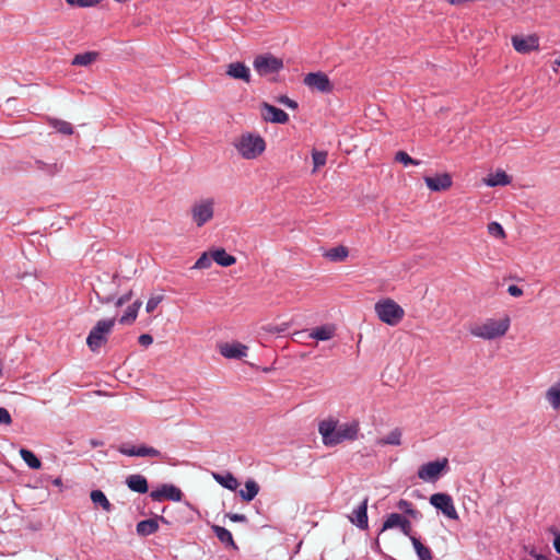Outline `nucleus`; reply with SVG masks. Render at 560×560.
I'll list each match as a JSON object with an SVG mask.
<instances>
[{"instance_id":"nucleus-38","label":"nucleus","mask_w":560,"mask_h":560,"mask_svg":"<svg viewBox=\"0 0 560 560\" xmlns=\"http://www.w3.org/2000/svg\"><path fill=\"white\" fill-rule=\"evenodd\" d=\"M397 508L401 512L410 515L413 518H417L419 515V512L415 509L413 504L407 500H404V499L399 500L397 503Z\"/></svg>"},{"instance_id":"nucleus-19","label":"nucleus","mask_w":560,"mask_h":560,"mask_svg":"<svg viewBox=\"0 0 560 560\" xmlns=\"http://www.w3.org/2000/svg\"><path fill=\"white\" fill-rule=\"evenodd\" d=\"M429 189L433 191L447 190L452 186V177H424Z\"/></svg>"},{"instance_id":"nucleus-58","label":"nucleus","mask_w":560,"mask_h":560,"mask_svg":"<svg viewBox=\"0 0 560 560\" xmlns=\"http://www.w3.org/2000/svg\"><path fill=\"white\" fill-rule=\"evenodd\" d=\"M433 175H443V176H446V175H450V174H448V173H446V172H443V173L436 172V173H434Z\"/></svg>"},{"instance_id":"nucleus-16","label":"nucleus","mask_w":560,"mask_h":560,"mask_svg":"<svg viewBox=\"0 0 560 560\" xmlns=\"http://www.w3.org/2000/svg\"><path fill=\"white\" fill-rule=\"evenodd\" d=\"M350 522L361 529L368 528V498L352 512Z\"/></svg>"},{"instance_id":"nucleus-14","label":"nucleus","mask_w":560,"mask_h":560,"mask_svg":"<svg viewBox=\"0 0 560 560\" xmlns=\"http://www.w3.org/2000/svg\"><path fill=\"white\" fill-rule=\"evenodd\" d=\"M220 353L228 359H242L247 354V347L240 342H226L220 346Z\"/></svg>"},{"instance_id":"nucleus-39","label":"nucleus","mask_w":560,"mask_h":560,"mask_svg":"<svg viewBox=\"0 0 560 560\" xmlns=\"http://www.w3.org/2000/svg\"><path fill=\"white\" fill-rule=\"evenodd\" d=\"M512 177H483L482 183L487 186H506L512 183Z\"/></svg>"},{"instance_id":"nucleus-2","label":"nucleus","mask_w":560,"mask_h":560,"mask_svg":"<svg viewBox=\"0 0 560 560\" xmlns=\"http://www.w3.org/2000/svg\"><path fill=\"white\" fill-rule=\"evenodd\" d=\"M511 326V319L508 315L501 318H487L470 327V334L475 337L493 340L503 337Z\"/></svg>"},{"instance_id":"nucleus-30","label":"nucleus","mask_w":560,"mask_h":560,"mask_svg":"<svg viewBox=\"0 0 560 560\" xmlns=\"http://www.w3.org/2000/svg\"><path fill=\"white\" fill-rule=\"evenodd\" d=\"M334 335H335V328L329 325L316 327L310 334V336L312 338L317 339V340H323V341L331 339L334 337Z\"/></svg>"},{"instance_id":"nucleus-28","label":"nucleus","mask_w":560,"mask_h":560,"mask_svg":"<svg viewBox=\"0 0 560 560\" xmlns=\"http://www.w3.org/2000/svg\"><path fill=\"white\" fill-rule=\"evenodd\" d=\"M212 530L214 532L217 538L222 544H225L226 546H231L235 549L237 548L230 530H228L226 528L219 526V525H213Z\"/></svg>"},{"instance_id":"nucleus-12","label":"nucleus","mask_w":560,"mask_h":560,"mask_svg":"<svg viewBox=\"0 0 560 560\" xmlns=\"http://www.w3.org/2000/svg\"><path fill=\"white\" fill-rule=\"evenodd\" d=\"M513 48L520 54H529L539 49V37L535 34L526 37L514 35L512 37Z\"/></svg>"},{"instance_id":"nucleus-10","label":"nucleus","mask_w":560,"mask_h":560,"mask_svg":"<svg viewBox=\"0 0 560 560\" xmlns=\"http://www.w3.org/2000/svg\"><path fill=\"white\" fill-rule=\"evenodd\" d=\"M191 218L197 226H202L213 217V201L211 199L200 200L191 207Z\"/></svg>"},{"instance_id":"nucleus-11","label":"nucleus","mask_w":560,"mask_h":560,"mask_svg":"<svg viewBox=\"0 0 560 560\" xmlns=\"http://www.w3.org/2000/svg\"><path fill=\"white\" fill-rule=\"evenodd\" d=\"M261 118L267 122L284 125L289 121V115L267 102L260 104Z\"/></svg>"},{"instance_id":"nucleus-31","label":"nucleus","mask_w":560,"mask_h":560,"mask_svg":"<svg viewBox=\"0 0 560 560\" xmlns=\"http://www.w3.org/2000/svg\"><path fill=\"white\" fill-rule=\"evenodd\" d=\"M546 398L553 409H560V382L546 392Z\"/></svg>"},{"instance_id":"nucleus-20","label":"nucleus","mask_w":560,"mask_h":560,"mask_svg":"<svg viewBox=\"0 0 560 560\" xmlns=\"http://www.w3.org/2000/svg\"><path fill=\"white\" fill-rule=\"evenodd\" d=\"M211 258L222 267H230L236 262V258L226 253L224 248L211 250Z\"/></svg>"},{"instance_id":"nucleus-59","label":"nucleus","mask_w":560,"mask_h":560,"mask_svg":"<svg viewBox=\"0 0 560 560\" xmlns=\"http://www.w3.org/2000/svg\"><path fill=\"white\" fill-rule=\"evenodd\" d=\"M2 370H3V366H2V363L0 362V377L2 376Z\"/></svg>"},{"instance_id":"nucleus-17","label":"nucleus","mask_w":560,"mask_h":560,"mask_svg":"<svg viewBox=\"0 0 560 560\" xmlns=\"http://www.w3.org/2000/svg\"><path fill=\"white\" fill-rule=\"evenodd\" d=\"M34 165L37 171L55 175L65 171L63 162L56 160L55 162H44L42 160H34Z\"/></svg>"},{"instance_id":"nucleus-60","label":"nucleus","mask_w":560,"mask_h":560,"mask_svg":"<svg viewBox=\"0 0 560 560\" xmlns=\"http://www.w3.org/2000/svg\"><path fill=\"white\" fill-rule=\"evenodd\" d=\"M542 559H544V557H538V559H537V560H542Z\"/></svg>"},{"instance_id":"nucleus-1","label":"nucleus","mask_w":560,"mask_h":560,"mask_svg":"<svg viewBox=\"0 0 560 560\" xmlns=\"http://www.w3.org/2000/svg\"><path fill=\"white\" fill-rule=\"evenodd\" d=\"M360 427L358 421L339 423L332 418L323 420L318 424V432L326 446H335L345 441H353L358 438Z\"/></svg>"},{"instance_id":"nucleus-25","label":"nucleus","mask_w":560,"mask_h":560,"mask_svg":"<svg viewBox=\"0 0 560 560\" xmlns=\"http://www.w3.org/2000/svg\"><path fill=\"white\" fill-rule=\"evenodd\" d=\"M141 305H142V302L138 300L133 304L128 306L125 314L120 317L119 323L122 325L132 324L138 316V312H139V308L141 307Z\"/></svg>"},{"instance_id":"nucleus-51","label":"nucleus","mask_w":560,"mask_h":560,"mask_svg":"<svg viewBox=\"0 0 560 560\" xmlns=\"http://www.w3.org/2000/svg\"><path fill=\"white\" fill-rule=\"evenodd\" d=\"M508 292H509L512 296H515V298H518V296H521V295L523 294V290H522L520 287L514 285V284H512V285H510V287L508 288Z\"/></svg>"},{"instance_id":"nucleus-4","label":"nucleus","mask_w":560,"mask_h":560,"mask_svg":"<svg viewBox=\"0 0 560 560\" xmlns=\"http://www.w3.org/2000/svg\"><path fill=\"white\" fill-rule=\"evenodd\" d=\"M115 318L102 319L91 329L86 345L92 352H98L100 349L107 342L108 335L115 326Z\"/></svg>"},{"instance_id":"nucleus-13","label":"nucleus","mask_w":560,"mask_h":560,"mask_svg":"<svg viewBox=\"0 0 560 560\" xmlns=\"http://www.w3.org/2000/svg\"><path fill=\"white\" fill-rule=\"evenodd\" d=\"M150 497L154 501H163L165 499L172 501H180L183 497V492L179 488L173 485H163L160 489L153 490L150 493Z\"/></svg>"},{"instance_id":"nucleus-6","label":"nucleus","mask_w":560,"mask_h":560,"mask_svg":"<svg viewBox=\"0 0 560 560\" xmlns=\"http://www.w3.org/2000/svg\"><path fill=\"white\" fill-rule=\"evenodd\" d=\"M253 67L260 77H267L269 74L278 73L283 69L284 65L281 58H278L270 52H266L255 57Z\"/></svg>"},{"instance_id":"nucleus-8","label":"nucleus","mask_w":560,"mask_h":560,"mask_svg":"<svg viewBox=\"0 0 560 560\" xmlns=\"http://www.w3.org/2000/svg\"><path fill=\"white\" fill-rule=\"evenodd\" d=\"M430 503L436 510H440L446 517L451 520H458V513L450 494L441 492L434 493L430 497Z\"/></svg>"},{"instance_id":"nucleus-56","label":"nucleus","mask_w":560,"mask_h":560,"mask_svg":"<svg viewBox=\"0 0 560 560\" xmlns=\"http://www.w3.org/2000/svg\"><path fill=\"white\" fill-rule=\"evenodd\" d=\"M52 483L56 486V487H60L62 485V481L60 478H56L52 480Z\"/></svg>"},{"instance_id":"nucleus-55","label":"nucleus","mask_w":560,"mask_h":560,"mask_svg":"<svg viewBox=\"0 0 560 560\" xmlns=\"http://www.w3.org/2000/svg\"><path fill=\"white\" fill-rule=\"evenodd\" d=\"M488 175H498V176H501V175H508L506 172L502 168H497L494 173H489Z\"/></svg>"},{"instance_id":"nucleus-45","label":"nucleus","mask_w":560,"mask_h":560,"mask_svg":"<svg viewBox=\"0 0 560 560\" xmlns=\"http://www.w3.org/2000/svg\"><path fill=\"white\" fill-rule=\"evenodd\" d=\"M162 300H163L162 295H156V296L150 298L145 305L147 312L152 313L158 307V305L162 302Z\"/></svg>"},{"instance_id":"nucleus-54","label":"nucleus","mask_w":560,"mask_h":560,"mask_svg":"<svg viewBox=\"0 0 560 560\" xmlns=\"http://www.w3.org/2000/svg\"><path fill=\"white\" fill-rule=\"evenodd\" d=\"M553 547L558 553H560V536H557L553 540Z\"/></svg>"},{"instance_id":"nucleus-37","label":"nucleus","mask_w":560,"mask_h":560,"mask_svg":"<svg viewBox=\"0 0 560 560\" xmlns=\"http://www.w3.org/2000/svg\"><path fill=\"white\" fill-rule=\"evenodd\" d=\"M404 520H405V517L398 513L389 514L383 524V530L394 528V527H399V525H401Z\"/></svg>"},{"instance_id":"nucleus-9","label":"nucleus","mask_w":560,"mask_h":560,"mask_svg":"<svg viewBox=\"0 0 560 560\" xmlns=\"http://www.w3.org/2000/svg\"><path fill=\"white\" fill-rule=\"evenodd\" d=\"M303 83L320 93H331L334 91V84L328 75L322 71L307 73L304 77Z\"/></svg>"},{"instance_id":"nucleus-48","label":"nucleus","mask_w":560,"mask_h":560,"mask_svg":"<svg viewBox=\"0 0 560 560\" xmlns=\"http://www.w3.org/2000/svg\"><path fill=\"white\" fill-rule=\"evenodd\" d=\"M131 296H132V291H129L128 293L124 294L116 301V303H115L116 306L120 307V306L125 305L126 303H128L130 301Z\"/></svg>"},{"instance_id":"nucleus-3","label":"nucleus","mask_w":560,"mask_h":560,"mask_svg":"<svg viewBox=\"0 0 560 560\" xmlns=\"http://www.w3.org/2000/svg\"><path fill=\"white\" fill-rule=\"evenodd\" d=\"M374 310L378 319L389 326L398 325L405 316L404 308L389 298L376 302Z\"/></svg>"},{"instance_id":"nucleus-40","label":"nucleus","mask_w":560,"mask_h":560,"mask_svg":"<svg viewBox=\"0 0 560 560\" xmlns=\"http://www.w3.org/2000/svg\"><path fill=\"white\" fill-rule=\"evenodd\" d=\"M137 456L160 457L161 452L154 447L141 445L137 448Z\"/></svg>"},{"instance_id":"nucleus-5","label":"nucleus","mask_w":560,"mask_h":560,"mask_svg":"<svg viewBox=\"0 0 560 560\" xmlns=\"http://www.w3.org/2000/svg\"><path fill=\"white\" fill-rule=\"evenodd\" d=\"M236 148L243 158L255 159L265 151L266 142L260 135L246 133L241 136Z\"/></svg>"},{"instance_id":"nucleus-53","label":"nucleus","mask_w":560,"mask_h":560,"mask_svg":"<svg viewBox=\"0 0 560 560\" xmlns=\"http://www.w3.org/2000/svg\"><path fill=\"white\" fill-rule=\"evenodd\" d=\"M98 301L103 304H106V303H109L113 301V296L112 295H106V296H103L101 295L98 292H95Z\"/></svg>"},{"instance_id":"nucleus-50","label":"nucleus","mask_w":560,"mask_h":560,"mask_svg":"<svg viewBox=\"0 0 560 560\" xmlns=\"http://www.w3.org/2000/svg\"><path fill=\"white\" fill-rule=\"evenodd\" d=\"M137 448L136 446H122L120 447V453H122L124 455H127V456H137Z\"/></svg>"},{"instance_id":"nucleus-24","label":"nucleus","mask_w":560,"mask_h":560,"mask_svg":"<svg viewBox=\"0 0 560 560\" xmlns=\"http://www.w3.org/2000/svg\"><path fill=\"white\" fill-rule=\"evenodd\" d=\"M47 121L50 127H52L58 132L65 136H71L74 132L73 126L66 120L58 118H48Z\"/></svg>"},{"instance_id":"nucleus-35","label":"nucleus","mask_w":560,"mask_h":560,"mask_svg":"<svg viewBox=\"0 0 560 560\" xmlns=\"http://www.w3.org/2000/svg\"><path fill=\"white\" fill-rule=\"evenodd\" d=\"M313 159V173L317 172L318 168L326 164L327 161V152L326 151H317L313 150L312 152Z\"/></svg>"},{"instance_id":"nucleus-41","label":"nucleus","mask_w":560,"mask_h":560,"mask_svg":"<svg viewBox=\"0 0 560 560\" xmlns=\"http://www.w3.org/2000/svg\"><path fill=\"white\" fill-rule=\"evenodd\" d=\"M211 258V252L210 253H203L195 262L194 268L196 269H207L211 266L212 262Z\"/></svg>"},{"instance_id":"nucleus-49","label":"nucleus","mask_w":560,"mask_h":560,"mask_svg":"<svg viewBox=\"0 0 560 560\" xmlns=\"http://www.w3.org/2000/svg\"><path fill=\"white\" fill-rule=\"evenodd\" d=\"M399 528L401 529V532L406 535V536H411L410 533H411V524L410 522L405 518L401 523V525H399Z\"/></svg>"},{"instance_id":"nucleus-33","label":"nucleus","mask_w":560,"mask_h":560,"mask_svg":"<svg viewBox=\"0 0 560 560\" xmlns=\"http://www.w3.org/2000/svg\"><path fill=\"white\" fill-rule=\"evenodd\" d=\"M377 445H400L401 444V431L394 429L386 436L377 440Z\"/></svg>"},{"instance_id":"nucleus-52","label":"nucleus","mask_w":560,"mask_h":560,"mask_svg":"<svg viewBox=\"0 0 560 560\" xmlns=\"http://www.w3.org/2000/svg\"><path fill=\"white\" fill-rule=\"evenodd\" d=\"M228 517L232 522H246L247 521V518L244 514L230 513V514H228Z\"/></svg>"},{"instance_id":"nucleus-42","label":"nucleus","mask_w":560,"mask_h":560,"mask_svg":"<svg viewBox=\"0 0 560 560\" xmlns=\"http://www.w3.org/2000/svg\"><path fill=\"white\" fill-rule=\"evenodd\" d=\"M488 232L490 235L498 237V238H504L505 232L501 224L498 222H491L488 224Z\"/></svg>"},{"instance_id":"nucleus-18","label":"nucleus","mask_w":560,"mask_h":560,"mask_svg":"<svg viewBox=\"0 0 560 560\" xmlns=\"http://www.w3.org/2000/svg\"><path fill=\"white\" fill-rule=\"evenodd\" d=\"M128 488L138 493H145L149 489L148 481L142 475H130L126 479Z\"/></svg>"},{"instance_id":"nucleus-57","label":"nucleus","mask_w":560,"mask_h":560,"mask_svg":"<svg viewBox=\"0 0 560 560\" xmlns=\"http://www.w3.org/2000/svg\"><path fill=\"white\" fill-rule=\"evenodd\" d=\"M553 63L555 66L560 67V55L559 58H557Z\"/></svg>"},{"instance_id":"nucleus-32","label":"nucleus","mask_w":560,"mask_h":560,"mask_svg":"<svg viewBox=\"0 0 560 560\" xmlns=\"http://www.w3.org/2000/svg\"><path fill=\"white\" fill-rule=\"evenodd\" d=\"M410 540L420 560H432V552L428 547L415 536H410Z\"/></svg>"},{"instance_id":"nucleus-7","label":"nucleus","mask_w":560,"mask_h":560,"mask_svg":"<svg viewBox=\"0 0 560 560\" xmlns=\"http://www.w3.org/2000/svg\"><path fill=\"white\" fill-rule=\"evenodd\" d=\"M448 459L446 457L429 462L427 464H423L418 469V477L423 481H431L434 482L439 479L440 475L443 470L447 468Z\"/></svg>"},{"instance_id":"nucleus-46","label":"nucleus","mask_w":560,"mask_h":560,"mask_svg":"<svg viewBox=\"0 0 560 560\" xmlns=\"http://www.w3.org/2000/svg\"><path fill=\"white\" fill-rule=\"evenodd\" d=\"M11 423H12V418H11L10 412L5 408L0 407V424L9 425Z\"/></svg>"},{"instance_id":"nucleus-29","label":"nucleus","mask_w":560,"mask_h":560,"mask_svg":"<svg viewBox=\"0 0 560 560\" xmlns=\"http://www.w3.org/2000/svg\"><path fill=\"white\" fill-rule=\"evenodd\" d=\"M258 483L250 479L245 482V489L240 491V495L244 501L250 502L258 494Z\"/></svg>"},{"instance_id":"nucleus-36","label":"nucleus","mask_w":560,"mask_h":560,"mask_svg":"<svg viewBox=\"0 0 560 560\" xmlns=\"http://www.w3.org/2000/svg\"><path fill=\"white\" fill-rule=\"evenodd\" d=\"M394 160H395V162L401 163V164H404L405 166H408V165H419V164H421V161L412 159V158H411L407 152H405V151H398V152L395 154Z\"/></svg>"},{"instance_id":"nucleus-15","label":"nucleus","mask_w":560,"mask_h":560,"mask_svg":"<svg viewBox=\"0 0 560 560\" xmlns=\"http://www.w3.org/2000/svg\"><path fill=\"white\" fill-rule=\"evenodd\" d=\"M226 74L233 79L250 82L249 68L244 62H232L228 66Z\"/></svg>"},{"instance_id":"nucleus-22","label":"nucleus","mask_w":560,"mask_h":560,"mask_svg":"<svg viewBox=\"0 0 560 560\" xmlns=\"http://www.w3.org/2000/svg\"><path fill=\"white\" fill-rule=\"evenodd\" d=\"M213 478L219 485L232 491L236 490L240 485L237 479L231 472H226L224 475L213 474Z\"/></svg>"},{"instance_id":"nucleus-27","label":"nucleus","mask_w":560,"mask_h":560,"mask_svg":"<svg viewBox=\"0 0 560 560\" xmlns=\"http://www.w3.org/2000/svg\"><path fill=\"white\" fill-rule=\"evenodd\" d=\"M98 55L100 54L97 51H86L83 54H78L72 59L71 65L86 67L94 62L98 58Z\"/></svg>"},{"instance_id":"nucleus-34","label":"nucleus","mask_w":560,"mask_h":560,"mask_svg":"<svg viewBox=\"0 0 560 560\" xmlns=\"http://www.w3.org/2000/svg\"><path fill=\"white\" fill-rule=\"evenodd\" d=\"M20 455L30 468L39 469L42 467V462L32 451L21 448Z\"/></svg>"},{"instance_id":"nucleus-44","label":"nucleus","mask_w":560,"mask_h":560,"mask_svg":"<svg viewBox=\"0 0 560 560\" xmlns=\"http://www.w3.org/2000/svg\"><path fill=\"white\" fill-rule=\"evenodd\" d=\"M276 101L284 106H287L288 108H291V109H298L299 108V104L296 101L294 100H291L289 96L287 95H280L276 98Z\"/></svg>"},{"instance_id":"nucleus-43","label":"nucleus","mask_w":560,"mask_h":560,"mask_svg":"<svg viewBox=\"0 0 560 560\" xmlns=\"http://www.w3.org/2000/svg\"><path fill=\"white\" fill-rule=\"evenodd\" d=\"M102 0H66V2L71 7H79V8H89L96 5Z\"/></svg>"},{"instance_id":"nucleus-26","label":"nucleus","mask_w":560,"mask_h":560,"mask_svg":"<svg viewBox=\"0 0 560 560\" xmlns=\"http://www.w3.org/2000/svg\"><path fill=\"white\" fill-rule=\"evenodd\" d=\"M90 498L95 505H101L105 512H112L113 505L103 491L93 490Z\"/></svg>"},{"instance_id":"nucleus-21","label":"nucleus","mask_w":560,"mask_h":560,"mask_svg":"<svg viewBox=\"0 0 560 560\" xmlns=\"http://www.w3.org/2000/svg\"><path fill=\"white\" fill-rule=\"evenodd\" d=\"M159 524L155 518L141 521L137 524V533L140 536H149L158 532Z\"/></svg>"},{"instance_id":"nucleus-23","label":"nucleus","mask_w":560,"mask_h":560,"mask_svg":"<svg viewBox=\"0 0 560 560\" xmlns=\"http://www.w3.org/2000/svg\"><path fill=\"white\" fill-rule=\"evenodd\" d=\"M324 256L330 261H345L349 256V250L346 246L339 245L327 250Z\"/></svg>"},{"instance_id":"nucleus-47","label":"nucleus","mask_w":560,"mask_h":560,"mask_svg":"<svg viewBox=\"0 0 560 560\" xmlns=\"http://www.w3.org/2000/svg\"><path fill=\"white\" fill-rule=\"evenodd\" d=\"M138 341L143 347H149L153 342V337L149 334H142L139 336Z\"/></svg>"}]
</instances>
